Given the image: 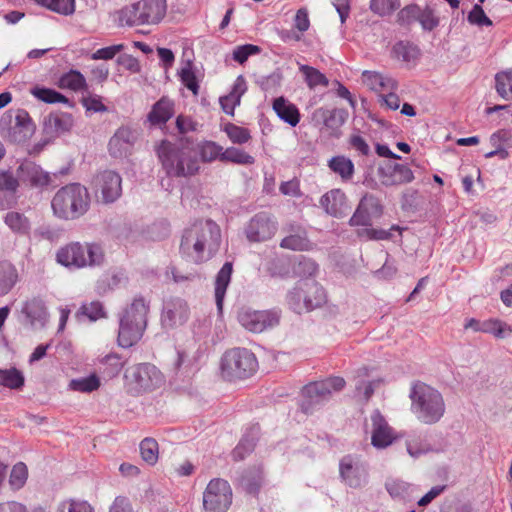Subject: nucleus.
<instances>
[{"label": "nucleus", "instance_id": "nucleus-14", "mask_svg": "<svg viewBox=\"0 0 512 512\" xmlns=\"http://www.w3.org/2000/svg\"><path fill=\"white\" fill-rule=\"evenodd\" d=\"M238 321L243 328L253 333H261L268 328L276 326L279 317L271 311H256L248 308L241 309Z\"/></svg>", "mask_w": 512, "mask_h": 512}, {"label": "nucleus", "instance_id": "nucleus-27", "mask_svg": "<svg viewBox=\"0 0 512 512\" xmlns=\"http://www.w3.org/2000/svg\"><path fill=\"white\" fill-rule=\"evenodd\" d=\"M320 205L327 214L342 217L346 208V196L340 189H332L321 197Z\"/></svg>", "mask_w": 512, "mask_h": 512}, {"label": "nucleus", "instance_id": "nucleus-36", "mask_svg": "<svg viewBox=\"0 0 512 512\" xmlns=\"http://www.w3.org/2000/svg\"><path fill=\"white\" fill-rule=\"evenodd\" d=\"M495 89L501 98L512 101V69L495 75Z\"/></svg>", "mask_w": 512, "mask_h": 512}, {"label": "nucleus", "instance_id": "nucleus-45", "mask_svg": "<svg viewBox=\"0 0 512 512\" xmlns=\"http://www.w3.org/2000/svg\"><path fill=\"white\" fill-rule=\"evenodd\" d=\"M35 2L55 13L71 15L75 11V0H35Z\"/></svg>", "mask_w": 512, "mask_h": 512}, {"label": "nucleus", "instance_id": "nucleus-59", "mask_svg": "<svg viewBox=\"0 0 512 512\" xmlns=\"http://www.w3.org/2000/svg\"><path fill=\"white\" fill-rule=\"evenodd\" d=\"M255 439L244 436L232 452L234 460H243L247 454L253 451Z\"/></svg>", "mask_w": 512, "mask_h": 512}, {"label": "nucleus", "instance_id": "nucleus-29", "mask_svg": "<svg viewBox=\"0 0 512 512\" xmlns=\"http://www.w3.org/2000/svg\"><path fill=\"white\" fill-rule=\"evenodd\" d=\"M35 127L25 110H18L15 115V125L12 128V139L14 142H24L32 136Z\"/></svg>", "mask_w": 512, "mask_h": 512}, {"label": "nucleus", "instance_id": "nucleus-9", "mask_svg": "<svg viewBox=\"0 0 512 512\" xmlns=\"http://www.w3.org/2000/svg\"><path fill=\"white\" fill-rule=\"evenodd\" d=\"M257 367L255 355L246 348L228 350L221 359V374L229 381L247 378Z\"/></svg>", "mask_w": 512, "mask_h": 512}, {"label": "nucleus", "instance_id": "nucleus-13", "mask_svg": "<svg viewBox=\"0 0 512 512\" xmlns=\"http://www.w3.org/2000/svg\"><path fill=\"white\" fill-rule=\"evenodd\" d=\"M93 187L102 202L113 203L122 194V179L115 171L105 170L94 177Z\"/></svg>", "mask_w": 512, "mask_h": 512}, {"label": "nucleus", "instance_id": "nucleus-57", "mask_svg": "<svg viewBox=\"0 0 512 512\" xmlns=\"http://www.w3.org/2000/svg\"><path fill=\"white\" fill-rule=\"evenodd\" d=\"M407 452L413 458H418L428 453L431 448L429 444L424 442L420 437H413L407 440Z\"/></svg>", "mask_w": 512, "mask_h": 512}, {"label": "nucleus", "instance_id": "nucleus-52", "mask_svg": "<svg viewBox=\"0 0 512 512\" xmlns=\"http://www.w3.org/2000/svg\"><path fill=\"white\" fill-rule=\"evenodd\" d=\"M140 453L145 462L154 465L158 460V443L154 439L145 438L140 443Z\"/></svg>", "mask_w": 512, "mask_h": 512}, {"label": "nucleus", "instance_id": "nucleus-21", "mask_svg": "<svg viewBox=\"0 0 512 512\" xmlns=\"http://www.w3.org/2000/svg\"><path fill=\"white\" fill-rule=\"evenodd\" d=\"M379 177L385 186L402 185L414 179L412 170L403 164H389L380 168Z\"/></svg>", "mask_w": 512, "mask_h": 512}, {"label": "nucleus", "instance_id": "nucleus-12", "mask_svg": "<svg viewBox=\"0 0 512 512\" xmlns=\"http://www.w3.org/2000/svg\"><path fill=\"white\" fill-rule=\"evenodd\" d=\"M345 386L342 377H330L313 382L303 388V395L308 399V405H317L327 401L333 393L341 391Z\"/></svg>", "mask_w": 512, "mask_h": 512}, {"label": "nucleus", "instance_id": "nucleus-34", "mask_svg": "<svg viewBox=\"0 0 512 512\" xmlns=\"http://www.w3.org/2000/svg\"><path fill=\"white\" fill-rule=\"evenodd\" d=\"M58 86L61 89L79 92L87 88V82L82 73L77 70H70L59 78Z\"/></svg>", "mask_w": 512, "mask_h": 512}, {"label": "nucleus", "instance_id": "nucleus-24", "mask_svg": "<svg viewBox=\"0 0 512 512\" xmlns=\"http://www.w3.org/2000/svg\"><path fill=\"white\" fill-rule=\"evenodd\" d=\"M361 79L365 86L379 95L398 89V83L394 78L380 72L365 70L362 72Z\"/></svg>", "mask_w": 512, "mask_h": 512}, {"label": "nucleus", "instance_id": "nucleus-30", "mask_svg": "<svg viewBox=\"0 0 512 512\" xmlns=\"http://www.w3.org/2000/svg\"><path fill=\"white\" fill-rule=\"evenodd\" d=\"M273 110L282 121L293 127L300 121V114L296 105L282 96L273 101Z\"/></svg>", "mask_w": 512, "mask_h": 512}, {"label": "nucleus", "instance_id": "nucleus-4", "mask_svg": "<svg viewBox=\"0 0 512 512\" xmlns=\"http://www.w3.org/2000/svg\"><path fill=\"white\" fill-rule=\"evenodd\" d=\"M51 207L54 215L59 219H78L89 210L90 195L85 186L71 183L55 193Z\"/></svg>", "mask_w": 512, "mask_h": 512}, {"label": "nucleus", "instance_id": "nucleus-48", "mask_svg": "<svg viewBox=\"0 0 512 512\" xmlns=\"http://www.w3.org/2000/svg\"><path fill=\"white\" fill-rule=\"evenodd\" d=\"M221 161H227L242 165H251L254 163L255 160L254 157H252L245 151L239 148L230 147L223 151V153L221 154Z\"/></svg>", "mask_w": 512, "mask_h": 512}, {"label": "nucleus", "instance_id": "nucleus-11", "mask_svg": "<svg viewBox=\"0 0 512 512\" xmlns=\"http://www.w3.org/2000/svg\"><path fill=\"white\" fill-rule=\"evenodd\" d=\"M232 489L228 481L214 478L209 481L203 492L205 512H226L232 504Z\"/></svg>", "mask_w": 512, "mask_h": 512}, {"label": "nucleus", "instance_id": "nucleus-55", "mask_svg": "<svg viewBox=\"0 0 512 512\" xmlns=\"http://www.w3.org/2000/svg\"><path fill=\"white\" fill-rule=\"evenodd\" d=\"M229 139L236 144H244L251 138L249 131L246 128L237 126L235 124H227L224 128Z\"/></svg>", "mask_w": 512, "mask_h": 512}, {"label": "nucleus", "instance_id": "nucleus-60", "mask_svg": "<svg viewBox=\"0 0 512 512\" xmlns=\"http://www.w3.org/2000/svg\"><path fill=\"white\" fill-rule=\"evenodd\" d=\"M255 439L244 436L232 452L234 460H243L247 454L253 451Z\"/></svg>", "mask_w": 512, "mask_h": 512}, {"label": "nucleus", "instance_id": "nucleus-64", "mask_svg": "<svg viewBox=\"0 0 512 512\" xmlns=\"http://www.w3.org/2000/svg\"><path fill=\"white\" fill-rule=\"evenodd\" d=\"M122 44L112 45L104 48H100L96 50L91 55V59L93 60H111L113 59L117 53L123 50Z\"/></svg>", "mask_w": 512, "mask_h": 512}, {"label": "nucleus", "instance_id": "nucleus-23", "mask_svg": "<svg viewBox=\"0 0 512 512\" xmlns=\"http://www.w3.org/2000/svg\"><path fill=\"white\" fill-rule=\"evenodd\" d=\"M188 306L185 301L176 299L165 304L161 322L165 328L182 325L188 319Z\"/></svg>", "mask_w": 512, "mask_h": 512}, {"label": "nucleus", "instance_id": "nucleus-7", "mask_svg": "<svg viewBox=\"0 0 512 512\" xmlns=\"http://www.w3.org/2000/svg\"><path fill=\"white\" fill-rule=\"evenodd\" d=\"M57 262L69 268H84L101 265L104 261L103 249L95 243H70L57 251Z\"/></svg>", "mask_w": 512, "mask_h": 512}, {"label": "nucleus", "instance_id": "nucleus-49", "mask_svg": "<svg viewBox=\"0 0 512 512\" xmlns=\"http://www.w3.org/2000/svg\"><path fill=\"white\" fill-rule=\"evenodd\" d=\"M28 478V469L23 462L16 463L10 473L9 484L15 491L21 489Z\"/></svg>", "mask_w": 512, "mask_h": 512}, {"label": "nucleus", "instance_id": "nucleus-1", "mask_svg": "<svg viewBox=\"0 0 512 512\" xmlns=\"http://www.w3.org/2000/svg\"><path fill=\"white\" fill-rule=\"evenodd\" d=\"M220 242L219 226L210 219L199 220L184 230L180 251L194 263H203L217 253Z\"/></svg>", "mask_w": 512, "mask_h": 512}, {"label": "nucleus", "instance_id": "nucleus-32", "mask_svg": "<svg viewBox=\"0 0 512 512\" xmlns=\"http://www.w3.org/2000/svg\"><path fill=\"white\" fill-rule=\"evenodd\" d=\"M44 125L47 131L61 134L72 128L73 120L71 115L67 113L51 114L45 119Z\"/></svg>", "mask_w": 512, "mask_h": 512}, {"label": "nucleus", "instance_id": "nucleus-58", "mask_svg": "<svg viewBox=\"0 0 512 512\" xmlns=\"http://www.w3.org/2000/svg\"><path fill=\"white\" fill-rule=\"evenodd\" d=\"M255 439L244 436L232 452L234 460H243L247 454L253 451Z\"/></svg>", "mask_w": 512, "mask_h": 512}, {"label": "nucleus", "instance_id": "nucleus-41", "mask_svg": "<svg viewBox=\"0 0 512 512\" xmlns=\"http://www.w3.org/2000/svg\"><path fill=\"white\" fill-rule=\"evenodd\" d=\"M178 75L181 83L190 90L194 96H197L199 94V83L190 60L179 70Z\"/></svg>", "mask_w": 512, "mask_h": 512}, {"label": "nucleus", "instance_id": "nucleus-38", "mask_svg": "<svg viewBox=\"0 0 512 512\" xmlns=\"http://www.w3.org/2000/svg\"><path fill=\"white\" fill-rule=\"evenodd\" d=\"M394 232L401 235V228L398 225H392L388 230L381 228H365L358 231V236L366 240H391Z\"/></svg>", "mask_w": 512, "mask_h": 512}, {"label": "nucleus", "instance_id": "nucleus-44", "mask_svg": "<svg viewBox=\"0 0 512 512\" xmlns=\"http://www.w3.org/2000/svg\"><path fill=\"white\" fill-rule=\"evenodd\" d=\"M31 94L37 98L38 100L48 103H65L69 102L68 98L63 94L57 92L54 89L45 88V87H34L31 89Z\"/></svg>", "mask_w": 512, "mask_h": 512}, {"label": "nucleus", "instance_id": "nucleus-50", "mask_svg": "<svg viewBox=\"0 0 512 512\" xmlns=\"http://www.w3.org/2000/svg\"><path fill=\"white\" fill-rule=\"evenodd\" d=\"M198 152L204 162H211L217 158L221 160L223 148L213 141H205L198 145Z\"/></svg>", "mask_w": 512, "mask_h": 512}, {"label": "nucleus", "instance_id": "nucleus-47", "mask_svg": "<svg viewBox=\"0 0 512 512\" xmlns=\"http://www.w3.org/2000/svg\"><path fill=\"white\" fill-rule=\"evenodd\" d=\"M480 329L481 332L492 334L498 339H503L512 333V328L508 324L496 319L484 321Z\"/></svg>", "mask_w": 512, "mask_h": 512}, {"label": "nucleus", "instance_id": "nucleus-35", "mask_svg": "<svg viewBox=\"0 0 512 512\" xmlns=\"http://www.w3.org/2000/svg\"><path fill=\"white\" fill-rule=\"evenodd\" d=\"M299 71L302 73L307 86L311 90L317 87H327L329 85L328 78L312 66L299 64Z\"/></svg>", "mask_w": 512, "mask_h": 512}, {"label": "nucleus", "instance_id": "nucleus-43", "mask_svg": "<svg viewBox=\"0 0 512 512\" xmlns=\"http://www.w3.org/2000/svg\"><path fill=\"white\" fill-rule=\"evenodd\" d=\"M0 385L9 389H20L24 385V376L16 368L0 369Z\"/></svg>", "mask_w": 512, "mask_h": 512}, {"label": "nucleus", "instance_id": "nucleus-20", "mask_svg": "<svg viewBox=\"0 0 512 512\" xmlns=\"http://www.w3.org/2000/svg\"><path fill=\"white\" fill-rule=\"evenodd\" d=\"M371 441L376 448H385L393 442V433L384 417L378 410H375L371 416Z\"/></svg>", "mask_w": 512, "mask_h": 512}, {"label": "nucleus", "instance_id": "nucleus-25", "mask_svg": "<svg viewBox=\"0 0 512 512\" xmlns=\"http://www.w3.org/2000/svg\"><path fill=\"white\" fill-rule=\"evenodd\" d=\"M21 312L25 315L31 326L43 327L48 320V312L45 302L40 297H32L27 299L21 308Z\"/></svg>", "mask_w": 512, "mask_h": 512}, {"label": "nucleus", "instance_id": "nucleus-54", "mask_svg": "<svg viewBox=\"0 0 512 512\" xmlns=\"http://www.w3.org/2000/svg\"><path fill=\"white\" fill-rule=\"evenodd\" d=\"M400 7V0H371L370 9L379 16L392 14Z\"/></svg>", "mask_w": 512, "mask_h": 512}, {"label": "nucleus", "instance_id": "nucleus-42", "mask_svg": "<svg viewBox=\"0 0 512 512\" xmlns=\"http://www.w3.org/2000/svg\"><path fill=\"white\" fill-rule=\"evenodd\" d=\"M6 225L15 233L26 234L30 230L28 218L19 212H8L4 218Z\"/></svg>", "mask_w": 512, "mask_h": 512}, {"label": "nucleus", "instance_id": "nucleus-5", "mask_svg": "<svg viewBox=\"0 0 512 512\" xmlns=\"http://www.w3.org/2000/svg\"><path fill=\"white\" fill-rule=\"evenodd\" d=\"M149 305L142 297H136L127 306L119 322L118 343L123 348L136 344L143 336L147 326Z\"/></svg>", "mask_w": 512, "mask_h": 512}, {"label": "nucleus", "instance_id": "nucleus-8", "mask_svg": "<svg viewBox=\"0 0 512 512\" xmlns=\"http://www.w3.org/2000/svg\"><path fill=\"white\" fill-rule=\"evenodd\" d=\"M163 383V374L150 363L135 364L124 371V386L132 395L153 391L161 387Z\"/></svg>", "mask_w": 512, "mask_h": 512}, {"label": "nucleus", "instance_id": "nucleus-40", "mask_svg": "<svg viewBox=\"0 0 512 512\" xmlns=\"http://www.w3.org/2000/svg\"><path fill=\"white\" fill-rule=\"evenodd\" d=\"M100 387V380L95 375H89L87 377L72 379L68 388L72 391L82 392V393H91L96 391Z\"/></svg>", "mask_w": 512, "mask_h": 512}, {"label": "nucleus", "instance_id": "nucleus-56", "mask_svg": "<svg viewBox=\"0 0 512 512\" xmlns=\"http://www.w3.org/2000/svg\"><path fill=\"white\" fill-rule=\"evenodd\" d=\"M419 6L410 4L403 7L397 14V23L401 26H409L417 21Z\"/></svg>", "mask_w": 512, "mask_h": 512}, {"label": "nucleus", "instance_id": "nucleus-18", "mask_svg": "<svg viewBox=\"0 0 512 512\" xmlns=\"http://www.w3.org/2000/svg\"><path fill=\"white\" fill-rule=\"evenodd\" d=\"M287 236L281 242L280 247L292 251H309L313 249V243L309 240L306 230L297 225L290 224L285 228Z\"/></svg>", "mask_w": 512, "mask_h": 512}, {"label": "nucleus", "instance_id": "nucleus-26", "mask_svg": "<svg viewBox=\"0 0 512 512\" xmlns=\"http://www.w3.org/2000/svg\"><path fill=\"white\" fill-rule=\"evenodd\" d=\"M347 112L343 109L328 110L319 108L313 113V120L334 134L346 121Z\"/></svg>", "mask_w": 512, "mask_h": 512}, {"label": "nucleus", "instance_id": "nucleus-22", "mask_svg": "<svg viewBox=\"0 0 512 512\" xmlns=\"http://www.w3.org/2000/svg\"><path fill=\"white\" fill-rule=\"evenodd\" d=\"M136 140L134 131L126 126L120 127L111 137L108 148L113 157L126 156L132 149Z\"/></svg>", "mask_w": 512, "mask_h": 512}, {"label": "nucleus", "instance_id": "nucleus-2", "mask_svg": "<svg viewBox=\"0 0 512 512\" xmlns=\"http://www.w3.org/2000/svg\"><path fill=\"white\" fill-rule=\"evenodd\" d=\"M409 397L411 411L421 423L435 424L444 416L445 402L437 389L417 382L412 386Z\"/></svg>", "mask_w": 512, "mask_h": 512}, {"label": "nucleus", "instance_id": "nucleus-10", "mask_svg": "<svg viewBox=\"0 0 512 512\" xmlns=\"http://www.w3.org/2000/svg\"><path fill=\"white\" fill-rule=\"evenodd\" d=\"M288 302L296 313L310 311L319 307L325 302L323 288L313 280L300 281L297 286L289 292Z\"/></svg>", "mask_w": 512, "mask_h": 512}, {"label": "nucleus", "instance_id": "nucleus-51", "mask_svg": "<svg viewBox=\"0 0 512 512\" xmlns=\"http://www.w3.org/2000/svg\"><path fill=\"white\" fill-rule=\"evenodd\" d=\"M417 22L425 31H432L439 25V18L435 15L433 9L429 6L421 8L419 6Z\"/></svg>", "mask_w": 512, "mask_h": 512}, {"label": "nucleus", "instance_id": "nucleus-19", "mask_svg": "<svg viewBox=\"0 0 512 512\" xmlns=\"http://www.w3.org/2000/svg\"><path fill=\"white\" fill-rule=\"evenodd\" d=\"M17 177L32 187H45L51 183L50 174L33 162L22 163L17 169Z\"/></svg>", "mask_w": 512, "mask_h": 512}, {"label": "nucleus", "instance_id": "nucleus-62", "mask_svg": "<svg viewBox=\"0 0 512 512\" xmlns=\"http://www.w3.org/2000/svg\"><path fill=\"white\" fill-rule=\"evenodd\" d=\"M467 19L471 24H474L477 26H491L492 25V21L487 17L483 8L479 4H475L473 6L472 10L468 14Z\"/></svg>", "mask_w": 512, "mask_h": 512}, {"label": "nucleus", "instance_id": "nucleus-28", "mask_svg": "<svg viewBox=\"0 0 512 512\" xmlns=\"http://www.w3.org/2000/svg\"><path fill=\"white\" fill-rule=\"evenodd\" d=\"M232 272H233L232 263L226 262V263H224L222 268L218 271L216 278H215L214 294H215L217 310L219 313H221L222 309H223V302H224L227 288L231 282Z\"/></svg>", "mask_w": 512, "mask_h": 512}, {"label": "nucleus", "instance_id": "nucleus-46", "mask_svg": "<svg viewBox=\"0 0 512 512\" xmlns=\"http://www.w3.org/2000/svg\"><path fill=\"white\" fill-rule=\"evenodd\" d=\"M100 364L103 366L102 372L108 377L112 378L117 376L124 366V361L120 355L110 353L99 359Z\"/></svg>", "mask_w": 512, "mask_h": 512}, {"label": "nucleus", "instance_id": "nucleus-63", "mask_svg": "<svg viewBox=\"0 0 512 512\" xmlns=\"http://www.w3.org/2000/svg\"><path fill=\"white\" fill-rule=\"evenodd\" d=\"M81 313L87 316L90 321H96L105 316L104 308L99 301L82 305Z\"/></svg>", "mask_w": 512, "mask_h": 512}, {"label": "nucleus", "instance_id": "nucleus-16", "mask_svg": "<svg viewBox=\"0 0 512 512\" xmlns=\"http://www.w3.org/2000/svg\"><path fill=\"white\" fill-rule=\"evenodd\" d=\"M342 482L351 488H360L367 482V469L359 458L346 455L339 463Z\"/></svg>", "mask_w": 512, "mask_h": 512}, {"label": "nucleus", "instance_id": "nucleus-39", "mask_svg": "<svg viewBox=\"0 0 512 512\" xmlns=\"http://www.w3.org/2000/svg\"><path fill=\"white\" fill-rule=\"evenodd\" d=\"M16 280V269L10 263H0V295L7 294L15 285Z\"/></svg>", "mask_w": 512, "mask_h": 512}, {"label": "nucleus", "instance_id": "nucleus-6", "mask_svg": "<svg viewBox=\"0 0 512 512\" xmlns=\"http://www.w3.org/2000/svg\"><path fill=\"white\" fill-rule=\"evenodd\" d=\"M166 0H140L119 12L121 25L129 27L158 24L166 15Z\"/></svg>", "mask_w": 512, "mask_h": 512}, {"label": "nucleus", "instance_id": "nucleus-31", "mask_svg": "<svg viewBox=\"0 0 512 512\" xmlns=\"http://www.w3.org/2000/svg\"><path fill=\"white\" fill-rule=\"evenodd\" d=\"M174 115V102L168 97L157 101L148 114L152 124H165Z\"/></svg>", "mask_w": 512, "mask_h": 512}, {"label": "nucleus", "instance_id": "nucleus-37", "mask_svg": "<svg viewBox=\"0 0 512 512\" xmlns=\"http://www.w3.org/2000/svg\"><path fill=\"white\" fill-rule=\"evenodd\" d=\"M328 166L334 173L339 174L343 180H349L353 176L354 164L345 156L333 157Z\"/></svg>", "mask_w": 512, "mask_h": 512}, {"label": "nucleus", "instance_id": "nucleus-61", "mask_svg": "<svg viewBox=\"0 0 512 512\" xmlns=\"http://www.w3.org/2000/svg\"><path fill=\"white\" fill-rule=\"evenodd\" d=\"M259 52H260V47L257 45H253V44L240 45V46H237L233 50V59L236 62L243 64L248 59V57H250L252 55H256Z\"/></svg>", "mask_w": 512, "mask_h": 512}, {"label": "nucleus", "instance_id": "nucleus-15", "mask_svg": "<svg viewBox=\"0 0 512 512\" xmlns=\"http://www.w3.org/2000/svg\"><path fill=\"white\" fill-rule=\"evenodd\" d=\"M278 229L277 221L266 212L256 214L248 222L245 233L251 242H263L271 239Z\"/></svg>", "mask_w": 512, "mask_h": 512}, {"label": "nucleus", "instance_id": "nucleus-3", "mask_svg": "<svg viewBox=\"0 0 512 512\" xmlns=\"http://www.w3.org/2000/svg\"><path fill=\"white\" fill-rule=\"evenodd\" d=\"M157 156L168 177H190L199 170L197 158L188 147L162 141L157 147Z\"/></svg>", "mask_w": 512, "mask_h": 512}, {"label": "nucleus", "instance_id": "nucleus-17", "mask_svg": "<svg viewBox=\"0 0 512 512\" xmlns=\"http://www.w3.org/2000/svg\"><path fill=\"white\" fill-rule=\"evenodd\" d=\"M382 215V206L373 195L366 194L349 220L351 226H369L375 218Z\"/></svg>", "mask_w": 512, "mask_h": 512}, {"label": "nucleus", "instance_id": "nucleus-53", "mask_svg": "<svg viewBox=\"0 0 512 512\" xmlns=\"http://www.w3.org/2000/svg\"><path fill=\"white\" fill-rule=\"evenodd\" d=\"M56 512H94V509L87 501L69 499L61 501Z\"/></svg>", "mask_w": 512, "mask_h": 512}, {"label": "nucleus", "instance_id": "nucleus-33", "mask_svg": "<svg viewBox=\"0 0 512 512\" xmlns=\"http://www.w3.org/2000/svg\"><path fill=\"white\" fill-rule=\"evenodd\" d=\"M420 55L418 47L412 43L400 41L392 48V57L405 63H415Z\"/></svg>", "mask_w": 512, "mask_h": 512}]
</instances>
